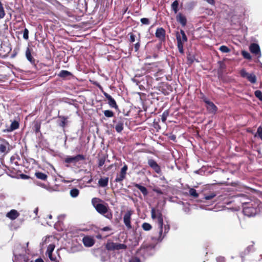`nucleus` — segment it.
I'll use <instances>...</instances> for the list:
<instances>
[{
	"label": "nucleus",
	"mask_w": 262,
	"mask_h": 262,
	"mask_svg": "<svg viewBox=\"0 0 262 262\" xmlns=\"http://www.w3.org/2000/svg\"><path fill=\"white\" fill-rule=\"evenodd\" d=\"M92 204L96 210L100 214L109 220L113 218V214L108 204L103 200L98 198H93L92 199Z\"/></svg>",
	"instance_id": "obj_1"
},
{
	"label": "nucleus",
	"mask_w": 262,
	"mask_h": 262,
	"mask_svg": "<svg viewBox=\"0 0 262 262\" xmlns=\"http://www.w3.org/2000/svg\"><path fill=\"white\" fill-rule=\"evenodd\" d=\"M243 212L248 216H253L260 212L262 204L258 201H251L243 202Z\"/></svg>",
	"instance_id": "obj_2"
},
{
	"label": "nucleus",
	"mask_w": 262,
	"mask_h": 262,
	"mask_svg": "<svg viewBox=\"0 0 262 262\" xmlns=\"http://www.w3.org/2000/svg\"><path fill=\"white\" fill-rule=\"evenodd\" d=\"M151 215L152 219H157L159 228H160V236L158 238V240L161 241L163 238V237H161L163 232V226L164 228L165 234L168 232L170 229V226L168 224L165 225L163 224V215L162 212L159 210H156L155 208H152L151 210Z\"/></svg>",
	"instance_id": "obj_3"
},
{
	"label": "nucleus",
	"mask_w": 262,
	"mask_h": 262,
	"mask_svg": "<svg viewBox=\"0 0 262 262\" xmlns=\"http://www.w3.org/2000/svg\"><path fill=\"white\" fill-rule=\"evenodd\" d=\"M176 38L179 51L181 54H183L184 53L183 43L187 41V37L184 31L181 30L180 34L178 32L176 34Z\"/></svg>",
	"instance_id": "obj_4"
},
{
	"label": "nucleus",
	"mask_w": 262,
	"mask_h": 262,
	"mask_svg": "<svg viewBox=\"0 0 262 262\" xmlns=\"http://www.w3.org/2000/svg\"><path fill=\"white\" fill-rule=\"evenodd\" d=\"M105 248L108 251L125 250L127 249V246L124 244L110 242L106 244Z\"/></svg>",
	"instance_id": "obj_5"
},
{
	"label": "nucleus",
	"mask_w": 262,
	"mask_h": 262,
	"mask_svg": "<svg viewBox=\"0 0 262 262\" xmlns=\"http://www.w3.org/2000/svg\"><path fill=\"white\" fill-rule=\"evenodd\" d=\"M239 74L242 77L246 78L251 83L254 84L256 82L257 78L254 73H248L243 69L240 71Z\"/></svg>",
	"instance_id": "obj_6"
},
{
	"label": "nucleus",
	"mask_w": 262,
	"mask_h": 262,
	"mask_svg": "<svg viewBox=\"0 0 262 262\" xmlns=\"http://www.w3.org/2000/svg\"><path fill=\"white\" fill-rule=\"evenodd\" d=\"M85 160V157L84 155L78 154L74 157L67 156L64 159V162L68 164L73 163L74 164H75L79 161Z\"/></svg>",
	"instance_id": "obj_7"
},
{
	"label": "nucleus",
	"mask_w": 262,
	"mask_h": 262,
	"mask_svg": "<svg viewBox=\"0 0 262 262\" xmlns=\"http://www.w3.org/2000/svg\"><path fill=\"white\" fill-rule=\"evenodd\" d=\"M133 210H127L123 215V223L128 230H130L132 228L131 225V216L133 214Z\"/></svg>",
	"instance_id": "obj_8"
},
{
	"label": "nucleus",
	"mask_w": 262,
	"mask_h": 262,
	"mask_svg": "<svg viewBox=\"0 0 262 262\" xmlns=\"http://www.w3.org/2000/svg\"><path fill=\"white\" fill-rule=\"evenodd\" d=\"M127 169V165L126 164H124L123 166L121 168L120 173L117 174L115 182L117 183L122 182L123 180L126 178Z\"/></svg>",
	"instance_id": "obj_9"
},
{
	"label": "nucleus",
	"mask_w": 262,
	"mask_h": 262,
	"mask_svg": "<svg viewBox=\"0 0 262 262\" xmlns=\"http://www.w3.org/2000/svg\"><path fill=\"white\" fill-rule=\"evenodd\" d=\"M166 31L162 27L158 28L155 32L156 37L161 42L165 41Z\"/></svg>",
	"instance_id": "obj_10"
},
{
	"label": "nucleus",
	"mask_w": 262,
	"mask_h": 262,
	"mask_svg": "<svg viewBox=\"0 0 262 262\" xmlns=\"http://www.w3.org/2000/svg\"><path fill=\"white\" fill-rule=\"evenodd\" d=\"M148 164L157 173L159 174L161 173V167L155 160L149 159L148 160Z\"/></svg>",
	"instance_id": "obj_11"
},
{
	"label": "nucleus",
	"mask_w": 262,
	"mask_h": 262,
	"mask_svg": "<svg viewBox=\"0 0 262 262\" xmlns=\"http://www.w3.org/2000/svg\"><path fill=\"white\" fill-rule=\"evenodd\" d=\"M103 95L107 99L108 101V104L111 107L114 108L115 109L118 108V106L117 104L116 101L110 95L106 92H104Z\"/></svg>",
	"instance_id": "obj_12"
},
{
	"label": "nucleus",
	"mask_w": 262,
	"mask_h": 262,
	"mask_svg": "<svg viewBox=\"0 0 262 262\" xmlns=\"http://www.w3.org/2000/svg\"><path fill=\"white\" fill-rule=\"evenodd\" d=\"M249 50L252 54L256 56L258 55V57L261 56L260 48L257 43H253L251 44L249 46Z\"/></svg>",
	"instance_id": "obj_13"
},
{
	"label": "nucleus",
	"mask_w": 262,
	"mask_h": 262,
	"mask_svg": "<svg viewBox=\"0 0 262 262\" xmlns=\"http://www.w3.org/2000/svg\"><path fill=\"white\" fill-rule=\"evenodd\" d=\"M83 245L87 247L93 246L95 244V240L91 237L85 236L82 239Z\"/></svg>",
	"instance_id": "obj_14"
},
{
	"label": "nucleus",
	"mask_w": 262,
	"mask_h": 262,
	"mask_svg": "<svg viewBox=\"0 0 262 262\" xmlns=\"http://www.w3.org/2000/svg\"><path fill=\"white\" fill-rule=\"evenodd\" d=\"M206 108L209 113L215 114L217 111V106L211 101H209L206 103Z\"/></svg>",
	"instance_id": "obj_15"
},
{
	"label": "nucleus",
	"mask_w": 262,
	"mask_h": 262,
	"mask_svg": "<svg viewBox=\"0 0 262 262\" xmlns=\"http://www.w3.org/2000/svg\"><path fill=\"white\" fill-rule=\"evenodd\" d=\"M19 213L15 209H12L6 214V216L11 220H14L19 216Z\"/></svg>",
	"instance_id": "obj_16"
},
{
	"label": "nucleus",
	"mask_w": 262,
	"mask_h": 262,
	"mask_svg": "<svg viewBox=\"0 0 262 262\" xmlns=\"http://www.w3.org/2000/svg\"><path fill=\"white\" fill-rule=\"evenodd\" d=\"M26 56L27 60L30 62L31 63L33 64H35V60L33 58V57L31 55V51L30 49L28 47L26 51Z\"/></svg>",
	"instance_id": "obj_17"
},
{
	"label": "nucleus",
	"mask_w": 262,
	"mask_h": 262,
	"mask_svg": "<svg viewBox=\"0 0 262 262\" xmlns=\"http://www.w3.org/2000/svg\"><path fill=\"white\" fill-rule=\"evenodd\" d=\"M19 127L18 121L14 120L12 122L10 126L7 129V132H11L18 129Z\"/></svg>",
	"instance_id": "obj_18"
},
{
	"label": "nucleus",
	"mask_w": 262,
	"mask_h": 262,
	"mask_svg": "<svg viewBox=\"0 0 262 262\" xmlns=\"http://www.w3.org/2000/svg\"><path fill=\"white\" fill-rule=\"evenodd\" d=\"M108 184V177L100 178L98 181V185L101 187H105Z\"/></svg>",
	"instance_id": "obj_19"
},
{
	"label": "nucleus",
	"mask_w": 262,
	"mask_h": 262,
	"mask_svg": "<svg viewBox=\"0 0 262 262\" xmlns=\"http://www.w3.org/2000/svg\"><path fill=\"white\" fill-rule=\"evenodd\" d=\"M133 185L135 187L139 189L144 196H146L148 194V190L145 187L137 183H134Z\"/></svg>",
	"instance_id": "obj_20"
},
{
	"label": "nucleus",
	"mask_w": 262,
	"mask_h": 262,
	"mask_svg": "<svg viewBox=\"0 0 262 262\" xmlns=\"http://www.w3.org/2000/svg\"><path fill=\"white\" fill-rule=\"evenodd\" d=\"M177 20L183 26H185L186 25V18L185 17V16H183L181 13H179L177 15Z\"/></svg>",
	"instance_id": "obj_21"
},
{
	"label": "nucleus",
	"mask_w": 262,
	"mask_h": 262,
	"mask_svg": "<svg viewBox=\"0 0 262 262\" xmlns=\"http://www.w3.org/2000/svg\"><path fill=\"white\" fill-rule=\"evenodd\" d=\"M115 128L117 133H120L123 130L124 128L123 122L121 120L117 122L116 125H115Z\"/></svg>",
	"instance_id": "obj_22"
},
{
	"label": "nucleus",
	"mask_w": 262,
	"mask_h": 262,
	"mask_svg": "<svg viewBox=\"0 0 262 262\" xmlns=\"http://www.w3.org/2000/svg\"><path fill=\"white\" fill-rule=\"evenodd\" d=\"M35 176L37 179L42 181H46L48 178V176L46 173L40 171L36 172Z\"/></svg>",
	"instance_id": "obj_23"
},
{
	"label": "nucleus",
	"mask_w": 262,
	"mask_h": 262,
	"mask_svg": "<svg viewBox=\"0 0 262 262\" xmlns=\"http://www.w3.org/2000/svg\"><path fill=\"white\" fill-rule=\"evenodd\" d=\"M9 145V143L7 141H3V143L0 144V151L3 153L6 152Z\"/></svg>",
	"instance_id": "obj_24"
},
{
	"label": "nucleus",
	"mask_w": 262,
	"mask_h": 262,
	"mask_svg": "<svg viewBox=\"0 0 262 262\" xmlns=\"http://www.w3.org/2000/svg\"><path fill=\"white\" fill-rule=\"evenodd\" d=\"M59 118L61 119V121L59 123V125L63 128L65 127L68 123V117L63 116H58Z\"/></svg>",
	"instance_id": "obj_25"
},
{
	"label": "nucleus",
	"mask_w": 262,
	"mask_h": 262,
	"mask_svg": "<svg viewBox=\"0 0 262 262\" xmlns=\"http://www.w3.org/2000/svg\"><path fill=\"white\" fill-rule=\"evenodd\" d=\"M54 248H55V246L54 245H52V244H50L48 247V249H47V253L48 254V255H49V257L50 258V259L51 260H53V258H52V252L54 249Z\"/></svg>",
	"instance_id": "obj_26"
},
{
	"label": "nucleus",
	"mask_w": 262,
	"mask_h": 262,
	"mask_svg": "<svg viewBox=\"0 0 262 262\" xmlns=\"http://www.w3.org/2000/svg\"><path fill=\"white\" fill-rule=\"evenodd\" d=\"M72 74L66 70H61L58 74V76L61 78H66L68 76H71Z\"/></svg>",
	"instance_id": "obj_27"
},
{
	"label": "nucleus",
	"mask_w": 262,
	"mask_h": 262,
	"mask_svg": "<svg viewBox=\"0 0 262 262\" xmlns=\"http://www.w3.org/2000/svg\"><path fill=\"white\" fill-rule=\"evenodd\" d=\"M179 2L177 0L174 1L171 4V9L174 11L175 13H177L179 11L178 9Z\"/></svg>",
	"instance_id": "obj_28"
},
{
	"label": "nucleus",
	"mask_w": 262,
	"mask_h": 262,
	"mask_svg": "<svg viewBox=\"0 0 262 262\" xmlns=\"http://www.w3.org/2000/svg\"><path fill=\"white\" fill-rule=\"evenodd\" d=\"M70 194L73 198L77 197L79 194V190L77 188H73L70 190Z\"/></svg>",
	"instance_id": "obj_29"
},
{
	"label": "nucleus",
	"mask_w": 262,
	"mask_h": 262,
	"mask_svg": "<svg viewBox=\"0 0 262 262\" xmlns=\"http://www.w3.org/2000/svg\"><path fill=\"white\" fill-rule=\"evenodd\" d=\"M156 67H157V66H155V63H146L145 64L144 68L147 71L149 72L151 70H152L154 68Z\"/></svg>",
	"instance_id": "obj_30"
},
{
	"label": "nucleus",
	"mask_w": 262,
	"mask_h": 262,
	"mask_svg": "<svg viewBox=\"0 0 262 262\" xmlns=\"http://www.w3.org/2000/svg\"><path fill=\"white\" fill-rule=\"evenodd\" d=\"M41 127V123L38 122H36L34 125V130L35 134H37L40 132Z\"/></svg>",
	"instance_id": "obj_31"
},
{
	"label": "nucleus",
	"mask_w": 262,
	"mask_h": 262,
	"mask_svg": "<svg viewBox=\"0 0 262 262\" xmlns=\"http://www.w3.org/2000/svg\"><path fill=\"white\" fill-rule=\"evenodd\" d=\"M189 194L192 196L194 198H197L199 196V194L196 192V191L194 188H190L189 190Z\"/></svg>",
	"instance_id": "obj_32"
},
{
	"label": "nucleus",
	"mask_w": 262,
	"mask_h": 262,
	"mask_svg": "<svg viewBox=\"0 0 262 262\" xmlns=\"http://www.w3.org/2000/svg\"><path fill=\"white\" fill-rule=\"evenodd\" d=\"M5 16V12L4 10V8L3 7V4L0 1V19L3 18Z\"/></svg>",
	"instance_id": "obj_33"
},
{
	"label": "nucleus",
	"mask_w": 262,
	"mask_h": 262,
	"mask_svg": "<svg viewBox=\"0 0 262 262\" xmlns=\"http://www.w3.org/2000/svg\"><path fill=\"white\" fill-rule=\"evenodd\" d=\"M142 227L145 231H149L152 228L151 225L148 223H144L142 225Z\"/></svg>",
	"instance_id": "obj_34"
},
{
	"label": "nucleus",
	"mask_w": 262,
	"mask_h": 262,
	"mask_svg": "<svg viewBox=\"0 0 262 262\" xmlns=\"http://www.w3.org/2000/svg\"><path fill=\"white\" fill-rule=\"evenodd\" d=\"M242 55L244 57V58L246 59H248L249 60H251L252 57L250 53L246 51H243L242 52Z\"/></svg>",
	"instance_id": "obj_35"
},
{
	"label": "nucleus",
	"mask_w": 262,
	"mask_h": 262,
	"mask_svg": "<svg viewBox=\"0 0 262 262\" xmlns=\"http://www.w3.org/2000/svg\"><path fill=\"white\" fill-rule=\"evenodd\" d=\"M104 115L107 118L113 117L114 116V113L111 110H105L103 111Z\"/></svg>",
	"instance_id": "obj_36"
},
{
	"label": "nucleus",
	"mask_w": 262,
	"mask_h": 262,
	"mask_svg": "<svg viewBox=\"0 0 262 262\" xmlns=\"http://www.w3.org/2000/svg\"><path fill=\"white\" fill-rule=\"evenodd\" d=\"M216 194L214 192H211L209 194H205L204 195V199L206 200H210L215 197Z\"/></svg>",
	"instance_id": "obj_37"
},
{
	"label": "nucleus",
	"mask_w": 262,
	"mask_h": 262,
	"mask_svg": "<svg viewBox=\"0 0 262 262\" xmlns=\"http://www.w3.org/2000/svg\"><path fill=\"white\" fill-rule=\"evenodd\" d=\"M219 50L223 53H229L230 51V49L226 46H221Z\"/></svg>",
	"instance_id": "obj_38"
},
{
	"label": "nucleus",
	"mask_w": 262,
	"mask_h": 262,
	"mask_svg": "<svg viewBox=\"0 0 262 262\" xmlns=\"http://www.w3.org/2000/svg\"><path fill=\"white\" fill-rule=\"evenodd\" d=\"M139 35V38L138 39H137V40H138V42L135 44V50L136 52H137L139 48H140V33L138 34Z\"/></svg>",
	"instance_id": "obj_39"
},
{
	"label": "nucleus",
	"mask_w": 262,
	"mask_h": 262,
	"mask_svg": "<svg viewBox=\"0 0 262 262\" xmlns=\"http://www.w3.org/2000/svg\"><path fill=\"white\" fill-rule=\"evenodd\" d=\"M254 95L256 98L262 101V92L259 90H256L254 92Z\"/></svg>",
	"instance_id": "obj_40"
},
{
	"label": "nucleus",
	"mask_w": 262,
	"mask_h": 262,
	"mask_svg": "<svg viewBox=\"0 0 262 262\" xmlns=\"http://www.w3.org/2000/svg\"><path fill=\"white\" fill-rule=\"evenodd\" d=\"M105 160H106L105 157L103 156V157L100 158L99 159V161H98V167H100L104 165V164L105 163Z\"/></svg>",
	"instance_id": "obj_41"
},
{
	"label": "nucleus",
	"mask_w": 262,
	"mask_h": 262,
	"mask_svg": "<svg viewBox=\"0 0 262 262\" xmlns=\"http://www.w3.org/2000/svg\"><path fill=\"white\" fill-rule=\"evenodd\" d=\"M168 112L167 111H164L161 117V120L163 122H165L167 119V117L168 116Z\"/></svg>",
	"instance_id": "obj_42"
},
{
	"label": "nucleus",
	"mask_w": 262,
	"mask_h": 262,
	"mask_svg": "<svg viewBox=\"0 0 262 262\" xmlns=\"http://www.w3.org/2000/svg\"><path fill=\"white\" fill-rule=\"evenodd\" d=\"M216 262H226V259L224 256H219L215 258Z\"/></svg>",
	"instance_id": "obj_43"
},
{
	"label": "nucleus",
	"mask_w": 262,
	"mask_h": 262,
	"mask_svg": "<svg viewBox=\"0 0 262 262\" xmlns=\"http://www.w3.org/2000/svg\"><path fill=\"white\" fill-rule=\"evenodd\" d=\"M23 37L26 40H28L29 38V31L27 28H25L24 30Z\"/></svg>",
	"instance_id": "obj_44"
},
{
	"label": "nucleus",
	"mask_w": 262,
	"mask_h": 262,
	"mask_svg": "<svg viewBox=\"0 0 262 262\" xmlns=\"http://www.w3.org/2000/svg\"><path fill=\"white\" fill-rule=\"evenodd\" d=\"M140 21L143 25H148L150 23L149 19L147 18H142Z\"/></svg>",
	"instance_id": "obj_45"
},
{
	"label": "nucleus",
	"mask_w": 262,
	"mask_h": 262,
	"mask_svg": "<svg viewBox=\"0 0 262 262\" xmlns=\"http://www.w3.org/2000/svg\"><path fill=\"white\" fill-rule=\"evenodd\" d=\"M128 35L129 36V42L131 43H133L134 42H135L136 37L135 35H134L133 33H129L128 34Z\"/></svg>",
	"instance_id": "obj_46"
},
{
	"label": "nucleus",
	"mask_w": 262,
	"mask_h": 262,
	"mask_svg": "<svg viewBox=\"0 0 262 262\" xmlns=\"http://www.w3.org/2000/svg\"><path fill=\"white\" fill-rule=\"evenodd\" d=\"M201 96L200 98L206 104L208 103L210 100L204 95V94L202 93H201L200 94Z\"/></svg>",
	"instance_id": "obj_47"
},
{
	"label": "nucleus",
	"mask_w": 262,
	"mask_h": 262,
	"mask_svg": "<svg viewBox=\"0 0 262 262\" xmlns=\"http://www.w3.org/2000/svg\"><path fill=\"white\" fill-rule=\"evenodd\" d=\"M93 84L96 85L97 87L99 88V89L102 92L103 94L104 95V92H105L103 91L102 86L97 82L95 81L93 83Z\"/></svg>",
	"instance_id": "obj_48"
},
{
	"label": "nucleus",
	"mask_w": 262,
	"mask_h": 262,
	"mask_svg": "<svg viewBox=\"0 0 262 262\" xmlns=\"http://www.w3.org/2000/svg\"><path fill=\"white\" fill-rule=\"evenodd\" d=\"M257 132L258 134V136L262 140V128L261 127H259L257 129Z\"/></svg>",
	"instance_id": "obj_49"
},
{
	"label": "nucleus",
	"mask_w": 262,
	"mask_h": 262,
	"mask_svg": "<svg viewBox=\"0 0 262 262\" xmlns=\"http://www.w3.org/2000/svg\"><path fill=\"white\" fill-rule=\"evenodd\" d=\"M129 262H141V260L140 259H139V258L137 257H133L129 261Z\"/></svg>",
	"instance_id": "obj_50"
},
{
	"label": "nucleus",
	"mask_w": 262,
	"mask_h": 262,
	"mask_svg": "<svg viewBox=\"0 0 262 262\" xmlns=\"http://www.w3.org/2000/svg\"><path fill=\"white\" fill-rule=\"evenodd\" d=\"M154 191L158 194H163V192L162 191V190L160 189H154Z\"/></svg>",
	"instance_id": "obj_51"
},
{
	"label": "nucleus",
	"mask_w": 262,
	"mask_h": 262,
	"mask_svg": "<svg viewBox=\"0 0 262 262\" xmlns=\"http://www.w3.org/2000/svg\"><path fill=\"white\" fill-rule=\"evenodd\" d=\"M111 230V228L108 226L104 227L102 229V230L103 231H110Z\"/></svg>",
	"instance_id": "obj_52"
},
{
	"label": "nucleus",
	"mask_w": 262,
	"mask_h": 262,
	"mask_svg": "<svg viewBox=\"0 0 262 262\" xmlns=\"http://www.w3.org/2000/svg\"><path fill=\"white\" fill-rule=\"evenodd\" d=\"M36 184L37 185L40 186L42 188H46V185L45 184L40 183V182H37Z\"/></svg>",
	"instance_id": "obj_53"
},
{
	"label": "nucleus",
	"mask_w": 262,
	"mask_h": 262,
	"mask_svg": "<svg viewBox=\"0 0 262 262\" xmlns=\"http://www.w3.org/2000/svg\"><path fill=\"white\" fill-rule=\"evenodd\" d=\"M207 2H208L209 4L211 5H214L215 4L214 0H205Z\"/></svg>",
	"instance_id": "obj_54"
},
{
	"label": "nucleus",
	"mask_w": 262,
	"mask_h": 262,
	"mask_svg": "<svg viewBox=\"0 0 262 262\" xmlns=\"http://www.w3.org/2000/svg\"><path fill=\"white\" fill-rule=\"evenodd\" d=\"M35 262H45L41 258H38L35 259Z\"/></svg>",
	"instance_id": "obj_55"
},
{
	"label": "nucleus",
	"mask_w": 262,
	"mask_h": 262,
	"mask_svg": "<svg viewBox=\"0 0 262 262\" xmlns=\"http://www.w3.org/2000/svg\"><path fill=\"white\" fill-rule=\"evenodd\" d=\"M21 177L24 179H27L29 178V177L28 176H27L26 174H21Z\"/></svg>",
	"instance_id": "obj_56"
},
{
	"label": "nucleus",
	"mask_w": 262,
	"mask_h": 262,
	"mask_svg": "<svg viewBox=\"0 0 262 262\" xmlns=\"http://www.w3.org/2000/svg\"><path fill=\"white\" fill-rule=\"evenodd\" d=\"M166 86H167L168 88H170V89H171V88L170 85H166Z\"/></svg>",
	"instance_id": "obj_57"
},
{
	"label": "nucleus",
	"mask_w": 262,
	"mask_h": 262,
	"mask_svg": "<svg viewBox=\"0 0 262 262\" xmlns=\"http://www.w3.org/2000/svg\"><path fill=\"white\" fill-rule=\"evenodd\" d=\"M52 215L51 214L49 215V219H52Z\"/></svg>",
	"instance_id": "obj_58"
},
{
	"label": "nucleus",
	"mask_w": 262,
	"mask_h": 262,
	"mask_svg": "<svg viewBox=\"0 0 262 262\" xmlns=\"http://www.w3.org/2000/svg\"><path fill=\"white\" fill-rule=\"evenodd\" d=\"M37 211H38V209H37V208H36V209H35V212H37Z\"/></svg>",
	"instance_id": "obj_59"
},
{
	"label": "nucleus",
	"mask_w": 262,
	"mask_h": 262,
	"mask_svg": "<svg viewBox=\"0 0 262 262\" xmlns=\"http://www.w3.org/2000/svg\"><path fill=\"white\" fill-rule=\"evenodd\" d=\"M31 262H33V261H31Z\"/></svg>",
	"instance_id": "obj_60"
}]
</instances>
